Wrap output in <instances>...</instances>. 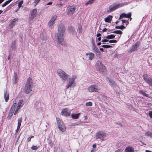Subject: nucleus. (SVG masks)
<instances>
[{
  "label": "nucleus",
  "mask_w": 152,
  "mask_h": 152,
  "mask_svg": "<svg viewBox=\"0 0 152 152\" xmlns=\"http://www.w3.org/2000/svg\"><path fill=\"white\" fill-rule=\"evenodd\" d=\"M65 31V28L64 26L61 24H60L58 28V31L56 38L58 43L61 45L63 44Z\"/></svg>",
  "instance_id": "f257e3e1"
},
{
  "label": "nucleus",
  "mask_w": 152,
  "mask_h": 152,
  "mask_svg": "<svg viewBox=\"0 0 152 152\" xmlns=\"http://www.w3.org/2000/svg\"><path fill=\"white\" fill-rule=\"evenodd\" d=\"M33 83L32 79L29 77L25 86L24 91L26 94L29 93L32 90Z\"/></svg>",
  "instance_id": "f03ea898"
},
{
  "label": "nucleus",
  "mask_w": 152,
  "mask_h": 152,
  "mask_svg": "<svg viewBox=\"0 0 152 152\" xmlns=\"http://www.w3.org/2000/svg\"><path fill=\"white\" fill-rule=\"evenodd\" d=\"M97 70L100 73L104 74L105 73L106 69L105 66L102 64V62L99 61H97L96 65Z\"/></svg>",
  "instance_id": "7ed1b4c3"
},
{
  "label": "nucleus",
  "mask_w": 152,
  "mask_h": 152,
  "mask_svg": "<svg viewBox=\"0 0 152 152\" xmlns=\"http://www.w3.org/2000/svg\"><path fill=\"white\" fill-rule=\"evenodd\" d=\"M57 72L62 80L64 81L67 80L69 77V75L64 71L61 69H59L57 70Z\"/></svg>",
  "instance_id": "20e7f679"
},
{
  "label": "nucleus",
  "mask_w": 152,
  "mask_h": 152,
  "mask_svg": "<svg viewBox=\"0 0 152 152\" xmlns=\"http://www.w3.org/2000/svg\"><path fill=\"white\" fill-rule=\"evenodd\" d=\"M127 2H126L125 3L111 5L109 6V10H107V12H111L114 11L116 9L127 4Z\"/></svg>",
  "instance_id": "39448f33"
},
{
  "label": "nucleus",
  "mask_w": 152,
  "mask_h": 152,
  "mask_svg": "<svg viewBox=\"0 0 152 152\" xmlns=\"http://www.w3.org/2000/svg\"><path fill=\"white\" fill-rule=\"evenodd\" d=\"M58 126L59 130L64 132L66 130V127L63 121L59 118H57Z\"/></svg>",
  "instance_id": "423d86ee"
},
{
  "label": "nucleus",
  "mask_w": 152,
  "mask_h": 152,
  "mask_svg": "<svg viewBox=\"0 0 152 152\" xmlns=\"http://www.w3.org/2000/svg\"><path fill=\"white\" fill-rule=\"evenodd\" d=\"M77 76L76 75H73L69 78V82L66 86V88L67 89L69 87H74L75 86V80Z\"/></svg>",
  "instance_id": "0eeeda50"
},
{
  "label": "nucleus",
  "mask_w": 152,
  "mask_h": 152,
  "mask_svg": "<svg viewBox=\"0 0 152 152\" xmlns=\"http://www.w3.org/2000/svg\"><path fill=\"white\" fill-rule=\"evenodd\" d=\"M100 89V87L98 85L94 84L91 85L87 88L88 91L90 92H98Z\"/></svg>",
  "instance_id": "6e6552de"
},
{
  "label": "nucleus",
  "mask_w": 152,
  "mask_h": 152,
  "mask_svg": "<svg viewBox=\"0 0 152 152\" xmlns=\"http://www.w3.org/2000/svg\"><path fill=\"white\" fill-rule=\"evenodd\" d=\"M106 136V133L104 132L99 131L96 133V138L97 139L105 140Z\"/></svg>",
  "instance_id": "1a4fd4ad"
},
{
  "label": "nucleus",
  "mask_w": 152,
  "mask_h": 152,
  "mask_svg": "<svg viewBox=\"0 0 152 152\" xmlns=\"http://www.w3.org/2000/svg\"><path fill=\"white\" fill-rule=\"evenodd\" d=\"M76 9V7L74 6H68L66 10V14L69 16H72L75 12Z\"/></svg>",
  "instance_id": "9d476101"
},
{
  "label": "nucleus",
  "mask_w": 152,
  "mask_h": 152,
  "mask_svg": "<svg viewBox=\"0 0 152 152\" xmlns=\"http://www.w3.org/2000/svg\"><path fill=\"white\" fill-rule=\"evenodd\" d=\"M57 16L56 15H54L52 16L50 20L48 23V26L49 28H52L53 26L54 22L56 20Z\"/></svg>",
  "instance_id": "9b49d317"
},
{
  "label": "nucleus",
  "mask_w": 152,
  "mask_h": 152,
  "mask_svg": "<svg viewBox=\"0 0 152 152\" xmlns=\"http://www.w3.org/2000/svg\"><path fill=\"white\" fill-rule=\"evenodd\" d=\"M144 80L149 86H152V78H149L148 77L147 74H144L143 76Z\"/></svg>",
  "instance_id": "f8f14e48"
},
{
  "label": "nucleus",
  "mask_w": 152,
  "mask_h": 152,
  "mask_svg": "<svg viewBox=\"0 0 152 152\" xmlns=\"http://www.w3.org/2000/svg\"><path fill=\"white\" fill-rule=\"evenodd\" d=\"M140 45V43L138 42H136L134 45H132L130 48L129 51L132 52L136 51L137 50V48Z\"/></svg>",
  "instance_id": "ddd939ff"
},
{
  "label": "nucleus",
  "mask_w": 152,
  "mask_h": 152,
  "mask_svg": "<svg viewBox=\"0 0 152 152\" xmlns=\"http://www.w3.org/2000/svg\"><path fill=\"white\" fill-rule=\"evenodd\" d=\"M106 80L108 82L110 85L113 87V88H115L117 87V85L115 83L114 81L110 79L108 77H107Z\"/></svg>",
  "instance_id": "4468645a"
},
{
  "label": "nucleus",
  "mask_w": 152,
  "mask_h": 152,
  "mask_svg": "<svg viewBox=\"0 0 152 152\" xmlns=\"http://www.w3.org/2000/svg\"><path fill=\"white\" fill-rule=\"evenodd\" d=\"M131 12L128 13L127 14L124 13H122L120 15L119 19L125 18H129L131 17Z\"/></svg>",
  "instance_id": "2eb2a0df"
},
{
  "label": "nucleus",
  "mask_w": 152,
  "mask_h": 152,
  "mask_svg": "<svg viewBox=\"0 0 152 152\" xmlns=\"http://www.w3.org/2000/svg\"><path fill=\"white\" fill-rule=\"evenodd\" d=\"M68 110L67 108L63 109L61 112V114L65 116H68L69 115V113L68 112Z\"/></svg>",
  "instance_id": "dca6fc26"
},
{
  "label": "nucleus",
  "mask_w": 152,
  "mask_h": 152,
  "mask_svg": "<svg viewBox=\"0 0 152 152\" xmlns=\"http://www.w3.org/2000/svg\"><path fill=\"white\" fill-rule=\"evenodd\" d=\"M37 13V9H34L32 10L31 12V19H33L35 17Z\"/></svg>",
  "instance_id": "f3484780"
},
{
  "label": "nucleus",
  "mask_w": 152,
  "mask_h": 152,
  "mask_svg": "<svg viewBox=\"0 0 152 152\" xmlns=\"http://www.w3.org/2000/svg\"><path fill=\"white\" fill-rule=\"evenodd\" d=\"M86 56H88V59L89 60H92L95 56L94 54L91 52L86 53Z\"/></svg>",
  "instance_id": "a211bd4d"
},
{
  "label": "nucleus",
  "mask_w": 152,
  "mask_h": 152,
  "mask_svg": "<svg viewBox=\"0 0 152 152\" xmlns=\"http://www.w3.org/2000/svg\"><path fill=\"white\" fill-rule=\"evenodd\" d=\"M18 18H15L14 19L9 23V26L10 28H12L15 25V22L18 20Z\"/></svg>",
  "instance_id": "6ab92c4d"
},
{
  "label": "nucleus",
  "mask_w": 152,
  "mask_h": 152,
  "mask_svg": "<svg viewBox=\"0 0 152 152\" xmlns=\"http://www.w3.org/2000/svg\"><path fill=\"white\" fill-rule=\"evenodd\" d=\"M124 152H135L134 148L132 147H127L124 150Z\"/></svg>",
  "instance_id": "aec40b11"
},
{
  "label": "nucleus",
  "mask_w": 152,
  "mask_h": 152,
  "mask_svg": "<svg viewBox=\"0 0 152 152\" xmlns=\"http://www.w3.org/2000/svg\"><path fill=\"white\" fill-rule=\"evenodd\" d=\"M113 17L110 15H109L107 17L105 18L104 20L105 22L110 23L112 20Z\"/></svg>",
  "instance_id": "412c9836"
},
{
  "label": "nucleus",
  "mask_w": 152,
  "mask_h": 152,
  "mask_svg": "<svg viewBox=\"0 0 152 152\" xmlns=\"http://www.w3.org/2000/svg\"><path fill=\"white\" fill-rule=\"evenodd\" d=\"M92 48V50L94 53H97L99 52V49L98 48L96 47V46L94 44H93Z\"/></svg>",
  "instance_id": "4be33fe9"
},
{
  "label": "nucleus",
  "mask_w": 152,
  "mask_h": 152,
  "mask_svg": "<svg viewBox=\"0 0 152 152\" xmlns=\"http://www.w3.org/2000/svg\"><path fill=\"white\" fill-rule=\"evenodd\" d=\"M80 114V113H77L76 114H72L71 115V117L72 118L74 119H77L79 118Z\"/></svg>",
  "instance_id": "5701e85b"
},
{
  "label": "nucleus",
  "mask_w": 152,
  "mask_h": 152,
  "mask_svg": "<svg viewBox=\"0 0 152 152\" xmlns=\"http://www.w3.org/2000/svg\"><path fill=\"white\" fill-rule=\"evenodd\" d=\"M69 29L70 32H72L73 34H76V33L75 31V29L72 26H70L69 27Z\"/></svg>",
  "instance_id": "b1692460"
},
{
  "label": "nucleus",
  "mask_w": 152,
  "mask_h": 152,
  "mask_svg": "<svg viewBox=\"0 0 152 152\" xmlns=\"http://www.w3.org/2000/svg\"><path fill=\"white\" fill-rule=\"evenodd\" d=\"M4 98L6 102H7L9 99V94L7 92L4 93Z\"/></svg>",
  "instance_id": "393cba45"
},
{
  "label": "nucleus",
  "mask_w": 152,
  "mask_h": 152,
  "mask_svg": "<svg viewBox=\"0 0 152 152\" xmlns=\"http://www.w3.org/2000/svg\"><path fill=\"white\" fill-rule=\"evenodd\" d=\"M23 100H20L18 102V105L17 107L20 108L21 107H22L23 104Z\"/></svg>",
  "instance_id": "a878e982"
},
{
  "label": "nucleus",
  "mask_w": 152,
  "mask_h": 152,
  "mask_svg": "<svg viewBox=\"0 0 152 152\" xmlns=\"http://www.w3.org/2000/svg\"><path fill=\"white\" fill-rule=\"evenodd\" d=\"M17 106V104L16 103H14L12 105L11 108L10 109V110L12 111V112H14L15 109V107Z\"/></svg>",
  "instance_id": "bb28decb"
},
{
  "label": "nucleus",
  "mask_w": 152,
  "mask_h": 152,
  "mask_svg": "<svg viewBox=\"0 0 152 152\" xmlns=\"http://www.w3.org/2000/svg\"><path fill=\"white\" fill-rule=\"evenodd\" d=\"M81 30V26L80 24H78V28L77 29L78 32L80 34H81L82 33Z\"/></svg>",
  "instance_id": "cd10ccee"
},
{
  "label": "nucleus",
  "mask_w": 152,
  "mask_h": 152,
  "mask_svg": "<svg viewBox=\"0 0 152 152\" xmlns=\"http://www.w3.org/2000/svg\"><path fill=\"white\" fill-rule=\"evenodd\" d=\"M14 112H12V111L10 110L7 116L8 119H10L11 118Z\"/></svg>",
  "instance_id": "c85d7f7f"
},
{
  "label": "nucleus",
  "mask_w": 152,
  "mask_h": 152,
  "mask_svg": "<svg viewBox=\"0 0 152 152\" xmlns=\"http://www.w3.org/2000/svg\"><path fill=\"white\" fill-rule=\"evenodd\" d=\"M145 135L146 136H149L151 137H152V133L148 131L146 132L145 134Z\"/></svg>",
  "instance_id": "c756f323"
},
{
  "label": "nucleus",
  "mask_w": 152,
  "mask_h": 152,
  "mask_svg": "<svg viewBox=\"0 0 152 152\" xmlns=\"http://www.w3.org/2000/svg\"><path fill=\"white\" fill-rule=\"evenodd\" d=\"M115 37V35L114 34H111L109 35L106 37V38L107 39H110L114 38Z\"/></svg>",
  "instance_id": "7c9ffc66"
},
{
  "label": "nucleus",
  "mask_w": 152,
  "mask_h": 152,
  "mask_svg": "<svg viewBox=\"0 0 152 152\" xmlns=\"http://www.w3.org/2000/svg\"><path fill=\"white\" fill-rule=\"evenodd\" d=\"M139 93L140 94H142L143 96H146V97H148V95L144 92L143 91H139Z\"/></svg>",
  "instance_id": "2f4dec72"
},
{
  "label": "nucleus",
  "mask_w": 152,
  "mask_h": 152,
  "mask_svg": "<svg viewBox=\"0 0 152 152\" xmlns=\"http://www.w3.org/2000/svg\"><path fill=\"white\" fill-rule=\"evenodd\" d=\"M22 121V118L21 117L19 118L18 120V126H20L21 123Z\"/></svg>",
  "instance_id": "473e14b6"
},
{
  "label": "nucleus",
  "mask_w": 152,
  "mask_h": 152,
  "mask_svg": "<svg viewBox=\"0 0 152 152\" xmlns=\"http://www.w3.org/2000/svg\"><path fill=\"white\" fill-rule=\"evenodd\" d=\"M115 28L116 29H123L124 28H125V27L123 25H122L119 26H116Z\"/></svg>",
  "instance_id": "72a5a7b5"
},
{
  "label": "nucleus",
  "mask_w": 152,
  "mask_h": 152,
  "mask_svg": "<svg viewBox=\"0 0 152 152\" xmlns=\"http://www.w3.org/2000/svg\"><path fill=\"white\" fill-rule=\"evenodd\" d=\"M113 33H115L118 34H122V32L120 30H117L114 31Z\"/></svg>",
  "instance_id": "f704fd0d"
},
{
  "label": "nucleus",
  "mask_w": 152,
  "mask_h": 152,
  "mask_svg": "<svg viewBox=\"0 0 152 152\" xmlns=\"http://www.w3.org/2000/svg\"><path fill=\"white\" fill-rule=\"evenodd\" d=\"M101 46L103 48H109L112 47V46L111 45H102Z\"/></svg>",
  "instance_id": "c9c22d12"
},
{
  "label": "nucleus",
  "mask_w": 152,
  "mask_h": 152,
  "mask_svg": "<svg viewBox=\"0 0 152 152\" xmlns=\"http://www.w3.org/2000/svg\"><path fill=\"white\" fill-rule=\"evenodd\" d=\"M17 80V78L16 75H15V76L13 77L12 79V81L14 83H15Z\"/></svg>",
  "instance_id": "e433bc0d"
},
{
  "label": "nucleus",
  "mask_w": 152,
  "mask_h": 152,
  "mask_svg": "<svg viewBox=\"0 0 152 152\" xmlns=\"http://www.w3.org/2000/svg\"><path fill=\"white\" fill-rule=\"evenodd\" d=\"M23 1H21L18 3V8L19 9L21 7L22 4H23Z\"/></svg>",
  "instance_id": "4c0bfd02"
},
{
  "label": "nucleus",
  "mask_w": 152,
  "mask_h": 152,
  "mask_svg": "<svg viewBox=\"0 0 152 152\" xmlns=\"http://www.w3.org/2000/svg\"><path fill=\"white\" fill-rule=\"evenodd\" d=\"M92 105V103L91 102H86V105L87 106H91Z\"/></svg>",
  "instance_id": "58836bf2"
},
{
  "label": "nucleus",
  "mask_w": 152,
  "mask_h": 152,
  "mask_svg": "<svg viewBox=\"0 0 152 152\" xmlns=\"http://www.w3.org/2000/svg\"><path fill=\"white\" fill-rule=\"evenodd\" d=\"M121 20L122 21V22L123 23H126V26L127 25H128V24L129 23L128 20Z\"/></svg>",
  "instance_id": "ea45409f"
},
{
  "label": "nucleus",
  "mask_w": 152,
  "mask_h": 152,
  "mask_svg": "<svg viewBox=\"0 0 152 152\" xmlns=\"http://www.w3.org/2000/svg\"><path fill=\"white\" fill-rule=\"evenodd\" d=\"M38 148V147L37 146L32 145L31 147V149L33 150H36Z\"/></svg>",
  "instance_id": "a19ab883"
},
{
  "label": "nucleus",
  "mask_w": 152,
  "mask_h": 152,
  "mask_svg": "<svg viewBox=\"0 0 152 152\" xmlns=\"http://www.w3.org/2000/svg\"><path fill=\"white\" fill-rule=\"evenodd\" d=\"M9 3V1H6L5 3H4L2 5V7H4L5 6H6Z\"/></svg>",
  "instance_id": "79ce46f5"
},
{
  "label": "nucleus",
  "mask_w": 152,
  "mask_h": 152,
  "mask_svg": "<svg viewBox=\"0 0 152 152\" xmlns=\"http://www.w3.org/2000/svg\"><path fill=\"white\" fill-rule=\"evenodd\" d=\"M109 42L111 43H116L117 42V41L116 40H109L108 41Z\"/></svg>",
  "instance_id": "37998d69"
},
{
  "label": "nucleus",
  "mask_w": 152,
  "mask_h": 152,
  "mask_svg": "<svg viewBox=\"0 0 152 152\" xmlns=\"http://www.w3.org/2000/svg\"><path fill=\"white\" fill-rule=\"evenodd\" d=\"M20 109V108L17 107L14 113V115H15L16 114L18 111Z\"/></svg>",
  "instance_id": "c03bdc74"
},
{
  "label": "nucleus",
  "mask_w": 152,
  "mask_h": 152,
  "mask_svg": "<svg viewBox=\"0 0 152 152\" xmlns=\"http://www.w3.org/2000/svg\"><path fill=\"white\" fill-rule=\"evenodd\" d=\"M109 40L107 39H105L102 40V42H103L102 44H104L105 42H108Z\"/></svg>",
  "instance_id": "a18cd8bd"
},
{
  "label": "nucleus",
  "mask_w": 152,
  "mask_h": 152,
  "mask_svg": "<svg viewBox=\"0 0 152 152\" xmlns=\"http://www.w3.org/2000/svg\"><path fill=\"white\" fill-rule=\"evenodd\" d=\"M40 0H35L34 3L35 4V5L37 4L39 2Z\"/></svg>",
  "instance_id": "49530a36"
},
{
  "label": "nucleus",
  "mask_w": 152,
  "mask_h": 152,
  "mask_svg": "<svg viewBox=\"0 0 152 152\" xmlns=\"http://www.w3.org/2000/svg\"><path fill=\"white\" fill-rule=\"evenodd\" d=\"M148 115L151 118H152V111H150L149 112Z\"/></svg>",
  "instance_id": "de8ad7c7"
},
{
  "label": "nucleus",
  "mask_w": 152,
  "mask_h": 152,
  "mask_svg": "<svg viewBox=\"0 0 152 152\" xmlns=\"http://www.w3.org/2000/svg\"><path fill=\"white\" fill-rule=\"evenodd\" d=\"M122 150L121 149H119L115 151V152H122Z\"/></svg>",
  "instance_id": "09e8293b"
},
{
  "label": "nucleus",
  "mask_w": 152,
  "mask_h": 152,
  "mask_svg": "<svg viewBox=\"0 0 152 152\" xmlns=\"http://www.w3.org/2000/svg\"><path fill=\"white\" fill-rule=\"evenodd\" d=\"M20 126H18L17 129L15 130V132L16 133H17L18 131L19 130V129Z\"/></svg>",
  "instance_id": "8fccbe9b"
},
{
  "label": "nucleus",
  "mask_w": 152,
  "mask_h": 152,
  "mask_svg": "<svg viewBox=\"0 0 152 152\" xmlns=\"http://www.w3.org/2000/svg\"><path fill=\"white\" fill-rule=\"evenodd\" d=\"M31 137H28V138H27V141L28 142H29L31 140Z\"/></svg>",
  "instance_id": "3c124183"
},
{
  "label": "nucleus",
  "mask_w": 152,
  "mask_h": 152,
  "mask_svg": "<svg viewBox=\"0 0 152 152\" xmlns=\"http://www.w3.org/2000/svg\"><path fill=\"white\" fill-rule=\"evenodd\" d=\"M52 4V2H50L47 3L46 4V5H51Z\"/></svg>",
  "instance_id": "603ef678"
},
{
  "label": "nucleus",
  "mask_w": 152,
  "mask_h": 152,
  "mask_svg": "<svg viewBox=\"0 0 152 152\" xmlns=\"http://www.w3.org/2000/svg\"><path fill=\"white\" fill-rule=\"evenodd\" d=\"M107 29L106 28H104L102 30V31L103 32H104L106 31H107Z\"/></svg>",
  "instance_id": "864d4df0"
},
{
  "label": "nucleus",
  "mask_w": 152,
  "mask_h": 152,
  "mask_svg": "<svg viewBox=\"0 0 152 152\" xmlns=\"http://www.w3.org/2000/svg\"><path fill=\"white\" fill-rule=\"evenodd\" d=\"M97 37H100L101 36V34L100 33H98L97 34Z\"/></svg>",
  "instance_id": "5fc2aeb1"
},
{
  "label": "nucleus",
  "mask_w": 152,
  "mask_h": 152,
  "mask_svg": "<svg viewBox=\"0 0 152 152\" xmlns=\"http://www.w3.org/2000/svg\"><path fill=\"white\" fill-rule=\"evenodd\" d=\"M101 42H98V43L97 44V45H98L99 46V45H101Z\"/></svg>",
  "instance_id": "6e6d98bb"
},
{
  "label": "nucleus",
  "mask_w": 152,
  "mask_h": 152,
  "mask_svg": "<svg viewBox=\"0 0 152 152\" xmlns=\"http://www.w3.org/2000/svg\"><path fill=\"white\" fill-rule=\"evenodd\" d=\"M99 50L101 51H104V49L103 48H100Z\"/></svg>",
  "instance_id": "4d7b16f0"
},
{
  "label": "nucleus",
  "mask_w": 152,
  "mask_h": 152,
  "mask_svg": "<svg viewBox=\"0 0 152 152\" xmlns=\"http://www.w3.org/2000/svg\"><path fill=\"white\" fill-rule=\"evenodd\" d=\"M96 144H94L93 145V147L94 148H95L96 147Z\"/></svg>",
  "instance_id": "13d9d810"
},
{
  "label": "nucleus",
  "mask_w": 152,
  "mask_h": 152,
  "mask_svg": "<svg viewBox=\"0 0 152 152\" xmlns=\"http://www.w3.org/2000/svg\"><path fill=\"white\" fill-rule=\"evenodd\" d=\"M98 39V41H100L101 40V37H98L97 39Z\"/></svg>",
  "instance_id": "bf43d9fd"
},
{
  "label": "nucleus",
  "mask_w": 152,
  "mask_h": 152,
  "mask_svg": "<svg viewBox=\"0 0 152 152\" xmlns=\"http://www.w3.org/2000/svg\"><path fill=\"white\" fill-rule=\"evenodd\" d=\"M4 0H0V4L3 2Z\"/></svg>",
  "instance_id": "052dcab7"
},
{
  "label": "nucleus",
  "mask_w": 152,
  "mask_h": 152,
  "mask_svg": "<svg viewBox=\"0 0 152 152\" xmlns=\"http://www.w3.org/2000/svg\"><path fill=\"white\" fill-rule=\"evenodd\" d=\"M145 152H152V151H151L149 150H146Z\"/></svg>",
  "instance_id": "680f3d73"
},
{
  "label": "nucleus",
  "mask_w": 152,
  "mask_h": 152,
  "mask_svg": "<svg viewBox=\"0 0 152 152\" xmlns=\"http://www.w3.org/2000/svg\"><path fill=\"white\" fill-rule=\"evenodd\" d=\"M30 137H31V138H33V137H34V136H32V135H31L30 136Z\"/></svg>",
  "instance_id": "e2e57ef3"
},
{
  "label": "nucleus",
  "mask_w": 152,
  "mask_h": 152,
  "mask_svg": "<svg viewBox=\"0 0 152 152\" xmlns=\"http://www.w3.org/2000/svg\"><path fill=\"white\" fill-rule=\"evenodd\" d=\"M142 143V144H143V145H146V144H145V143H144L143 142H141Z\"/></svg>",
  "instance_id": "0e129e2a"
},
{
  "label": "nucleus",
  "mask_w": 152,
  "mask_h": 152,
  "mask_svg": "<svg viewBox=\"0 0 152 152\" xmlns=\"http://www.w3.org/2000/svg\"><path fill=\"white\" fill-rule=\"evenodd\" d=\"M94 150H92L91 151V152H94Z\"/></svg>",
  "instance_id": "69168bd1"
},
{
  "label": "nucleus",
  "mask_w": 152,
  "mask_h": 152,
  "mask_svg": "<svg viewBox=\"0 0 152 152\" xmlns=\"http://www.w3.org/2000/svg\"><path fill=\"white\" fill-rule=\"evenodd\" d=\"M12 0H8V1H9L10 3L11 1H12Z\"/></svg>",
  "instance_id": "338daca9"
},
{
  "label": "nucleus",
  "mask_w": 152,
  "mask_h": 152,
  "mask_svg": "<svg viewBox=\"0 0 152 152\" xmlns=\"http://www.w3.org/2000/svg\"><path fill=\"white\" fill-rule=\"evenodd\" d=\"M119 22V21H117L116 22V24H117Z\"/></svg>",
  "instance_id": "774afa93"
}]
</instances>
